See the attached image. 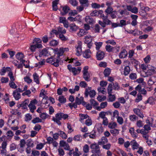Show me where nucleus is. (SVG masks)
I'll return each instance as SVG.
<instances>
[{"label": "nucleus", "mask_w": 156, "mask_h": 156, "mask_svg": "<svg viewBox=\"0 0 156 156\" xmlns=\"http://www.w3.org/2000/svg\"><path fill=\"white\" fill-rule=\"evenodd\" d=\"M90 147L91 149L94 150V151H92L93 153L97 154L98 156H102L100 147L96 143L92 144H91Z\"/></svg>", "instance_id": "obj_1"}, {"label": "nucleus", "mask_w": 156, "mask_h": 156, "mask_svg": "<svg viewBox=\"0 0 156 156\" xmlns=\"http://www.w3.org/2000/svg\"><path fill=\"white\" fill-rule=\"evenodd\" d=\"M37 101L36 99H34L30 101V103L28 106L30 109V111L32 113L34 112V110L36 109L35 104L37 103Z\"/></svg>", "instance_id": "obj_2"}, {"label": "nucleus", "mask_w": 156, "mask_h": 156, "mask_svg": "<svg viewBox=\"0 0 156 156\" xmlns=\"http://www.w3.org/2000/svg\"><path fill=\"white\" fill-rule=\"evenodd\" d=\"M60 114L61 112L57 113L55 115V117H53L52 118V120L59 126L61 124V122L60 120L62 119V116Z\"/></svg>", "instance_id": "obj_3"}, {"label": "nucleus", "mask_w": 156, "mask_h": 156, "mask_svg": "<svg viewBox=\"0 0 156 156\" xmlns=\"http://www.w3.org/2000/svg\"><path fill=\"white\" fill-rule=\"evenodd\" d=\"M42 40L39 38H35L34 40L33 44V45H35L37 48H41L42 46L41 44Z\"/></svg>", "instance_id": "obj_4"}, {"label": "nucleus", "mask_w": 156, "mask_h": 156, "mask_svg": "<svg viewBox=\"0 0 156 156\" xmlns=\"http://www.w3.org/2000/svg\"><path fill=\"white\" fill-rule=\"evenodd\" d=\"M99 24L103 27H105L106 25H110L112 23L111 21L108 19H104L103 21H99Z\"/></svg>", "instance_id": "obj_5"}, {"label": "nucleus", "mask_w": 156, "mask_h": 156, "mask_svg": "<svg viewBox=\"0 0 156 156\" xmlns=\"http://www.w3.org/2000/svg\"><path fill=\"white\" fill-rule=\"evenodd\" d=\"M95 128L97 130L98 135L99 136L104 131V129L102 126V124L100 123H97L95 125Z\"/></svg>", "instance_id": "obj_6"}, {"label": "nucleus", "mask_w": 156, "mask_h": 156, "mask_svg": "<svg viewBox=\"0 0 156 156\" xmlns=\"http://www.w3.org/2000/svg\"><path fill=\"white\" fill-rule=\"evenodd\" d=\"M96 92L95 90H93L90 91H88V89H86L85 92V96L87 97L89 95L91 98H94L96 94Z\"/></svg>", "instance_id": "obj_7"}, {"label": "nucleus", "mask_w": 156, "mask_h": 156, "mask_svg": "<svg viewBox=\"0 0 156 156\" xmlns=\"http://www.w3.org/2000/svg\"><path fill=\"white\" fill-rule=\"evenodd\" d=\"M135 114L140 118L143 119L144 117V115L142 110L138 108H135L133 110Z\"/></svg>", "instance_id": "obj_8"}, {"label": "nucleus", "mask_w": 156, "mask_h": 156, "mask_svg": "<svg viewBox=\"0 0 156 156\" xmlns=\"http://www.w3.org/2000/svg\"><path fill=\"white\" fill-rule=\"evenodd\" d=\"M78 45L76 47V55L78 56H80L82 52V43L81 41H79L78 42Z\"/></svg>", "instance_id": "obj_9"}, {"label": "nucleus", "mask_w": 156, "mask_h": 156, "mask_svg": "<svg viewBox=\"0 0 156 156\" xmlns=\"http://www.w3.org/2000/svg\"><path fill=\"white\" fill-rule=\"evenodd\" d=\"M7 143L5 142H3L2 144L1 148H2L1 151V154L2 155H5L6 154L7 151L6 149Z\"/></svg>", "instance_id": "obj_10"}, {"label": "nucleus", "mask_w": 156, "mask_h": 156, "mask_svg": "<svg viewBox=\"0 0 156 156\" xmlns=\"http://www.w3.org/2000/svg\"><path fill=\"white\" fill-rule=\"evenodd\" d=\"M105 53L103 51L99 50L97 52L96 58L98 60H101L103 59L105 56Z\"/></svg>", "instance_id": "obj_11"}, {"label": "nucleus", "mask_w": 156, "mask_h": 156, "mask_svg": "<svg viewBox=\"0 0 156 156\" xmlns=\"http://www.w3.org/2000/svg\"><path fill=\"white\" fill-rule=\"evenodd\" d=\"M92 16H86L85 18V21L87 23L92 24L95 23V21L91 17Z\"/></svg>", "instance_id": "obj_12"}, {"label": "nucleus", "mask_w": 156, "mask_h": 156, "mask_svg": "<svg viewBox=\"0 0 156 156\" xmlns=\"http://www.w3.org/2000/svg\"><path fill=\"white\" fill-rule=\"evenodd\" d=\"M59 144L60 146L64 147V149L67 150H69L70 147L68 143L64 140H61Z\"/></svg>", "instance_id": "obj_13"}, {"label": "nucleus", "mask_w": 156, "mask_h": 156, "mask_svg": "<svg viewBox=\"0 0 156 156\" xmlns=\"http://www.w3.org/2000/svg\"><path fill=\"white\" fill-rule=\"evenodd\" d=\"M49 55L48 51L46 48H44L41 51L39 52V56L40 57H42V56H48Z\"/></svg>", "instance_id": "obj_14"}, {"label": "nucleus", "mask_w": 156, "mask_h": 156, "mask_svg": "<svg viewBox=\"0 0 156 156\" xmlns=\"http://www.w3.org/2000/svg\"><path fill=\"white\" fill-rule=\"evenodd\" d=\"M29 100L28 99H25L22 103L19 104L18 105V108L22 107L24 109H26L27 108V105L29 103Z\"/></svg>", "instance_id": "obj_15"}, {"label": "nucleus", "mask_w": 156, "mask_h": 156, "mask_svg": "<svg viewBox=\"0 0 156 156\" xmlns=\"http://www.w3.org/2000/svg\"><path fill=\"white\" fill-rule=\"evenodd\" d=\"M69 27V31L73 33L76 31L78 29V27L74 23L70 24Z\"/></svg>", "instance_id": "obj_16"}, {"label": "nucleus", "mask_w": 156, "mask_h": 156, "mask_svg": "<svg viewBox=\"0 0 156 156\" xmlns=\"http://www.w3.org/2000/svg\"><path fill=\"white\" fill-rule=\"evenodd\" d=\"M81 69V68L80 67H78L77 68L73 67L72 69V72L74 76H76L80 73Z\"/></svg>", "instance_id": "obj_17"}, {"label": "nucleus", "mask_w": 156, "mask_h": 156, "mask_svg": "<svg viewBox=\"0 0 156 156\" xmlns=\"http://www.w3.org/2000/svg\"><path fill=\"white\" fill-rule=\"evenodd\" d=\"M90 54L91 52L90 50L89 49H88L86 50L83 53V56L84 58H90Z\"/></svg>", "instance_id": "obj_18"}, {"label": "nucleus", "mask_w": 156, "mask_h": 156, "mask_svg": "<svg viewBox=\"0 0 156 156\" xmlns=\"http://www.w3.org/2000/svg\"><path fill=\"white\" fill-rule=\"evenodd\" d=\"M155 98H154L153 97H150L147 99V100L145 102V104L149 103L150 105H153L155 103Z\"/></svg>", "instance_id": "obj_19"}, {"label": "nucleus", "mask_w": 156, "mask_h": 156, "mask_svg": "<svg viewBox=\"0 0 156 156\" xmlns=\"http://www.w3.org/2000/svg\"><path fill=\"white\" fill-rule=\"evenodd\" d=\"M128 55V53L127 51L125 49L123 50L120 53L119 56L120 58H125Z\"/></svg>", "instance_id": "obj_20"}, {"label": "nucleus", "mask_w": 156, "mask_h": 156, "mask_svg": "<svg viewBox=\"0 0 156 156\" xmlns=\"http://www.w3.org/2000/svg\"><path fill=\"white\" fill-rule=\"evenodd\" d=\"M10 70V68L9 67H4L0 70V74L2 76L4 75L6 72L9 71Z\"/></svg>", "instance_id": "obj_21"}, {"label": "nucleus", "mask_w": 156, "mask_h": 156, "mask_svg": "<svg viewBox=\"0 0 156 156\" xmlns=\"http://www.w3.org/2000/svg\"><path fill=\"white\" fill-rule=\"evenodd\" d=\"M62 12H61L62 15H64L68 13L70 10V9L68 6L65 5L62 7Z\"/></svg>", "instance_id": "obj_22"}, {"label": "nucleus", "mask_w": 156, "mask_h": 156, "mask_svg": "<svg viewBox=\"0 0 156 156\" xmlns=\"http://www.w3.org/2000/svg\"><path fill=\"white\" fill-rule=\"evenodd\" d=\"M108 142V140L107 138L105 136H103L100 141L98 142V145H103L104 144L107 143Z\"/></svg>", "instance_id": "obj_23"}, {"label": "nucleus", "mask_w": 156, "mask_h": 156, "mask_svg": "<svg viewBox=\"0 0 156 156\" xmlns=\"http://www.w3.org/2000/svg\"><path fill=\"white\" fill-rule=\"evenodd\" d=\"M83 77L84 79L87 81H89L90 80L89 79L90 75L88 72H84L83 73Z\"/></svg>", "instance_id": "obj_24"}, {"label": "nucleus", "mask_w": 156, "mask_h": 156, "mask_svg": "<svg viewBox=\"0 0 156 156\" xmlns=\"http://www.w3.org/2000/svg\"><path fill=\"white\" fill-rule=\"evenodd\" d=\"M58 0H55L52 2L53 10L56 11L57 10V5L58 4Z\"/></svg>", "instance_id": "obj_25"}, {"label": "nucleus", "mask_w": 156, "mask_h": 156, "mask_svg": "<svg viewBox=\"0 0 156 156\" xmlns=\"http://www.w3.org/2000/svg\"><path fill=\"white\" fill-rule=\"evenodd\" d=\"M87 32L84 29H80V31L77 33L79 37H81L87 33Z\"/></svg>", "instance_id": "obj_26"}, {"label": "nucleus", "mask_w": 156, "mask_h": 156, "mask_svg": "<svg viewBox=\"0 0 156 156\" xmlns=\"http://www.w3.org/2000/svg\"><path fill=\"white\" fill-rule=\"evenodd\" d=\"M130 68L129 66H126L124 67L123 74L126 76L129 74L130 72Z\"/></svg>", "instance_id": "obj_27"}, {"label": "nucleus", "mask_w": 156, "mask_h": 156, "mask_svg": "<svg viewBox=\"0 0 156 156\" xmlns=\"http://www.w3.org/2000/svg\"><path fill=\"white\" fill-rule=\"evenodd\" d=\"M112 85L113 86V89L114 90H119L120 87L119 83L117 82H112Z\"/></svg>", "instance_id": "obj_28"}, {"label": "nucleus", "mask_w": 156, "mask_h": 156, "mask_svg": "<svg viewBox=\"0 0 156 156\" xmlns=\"http://www.w3.org/2000/svg\"><path fill=\"white\" fill-rule=\"evenodd\" d=\"M16 59L20 60L24 58V55L21 52H18L16 55Z\"/></svg>", "instance_id": "obj_29"}, {"label": "nucleus", "mask_w": 156, "mask_h": 156, "mask_svg": "<svg viewBox=\"0 0 156 156\" xmlns=\"http://www.w3.org/2000/svg\"><path fill=\"white\" fill-rule=\"evenodd\" d=\"M13 95L15 99L16 100H18L21 98L20 94L19 93L16 92V91H13Z\"/></svg>", "instance_id": "obj_30"}, {"label": "nucleus", "mask_w": 156, "mask_h": 156, "mask_svg": "<svg viewBox=\"0 0 156 156\" xmlns=\"http://www.w3.org/2000/svg\"><path fill=\"white\" fill-rule=\"evenodd\" d=\"M79 2L83 6L88 7L89 5L88 0H81Z\"/></svg>", "instance_id": "obj_31"}, {"label": "nucleus", "mask_w": 156, "mask_h": 156, "mask_svg": "<svg viewBox=\"0 0 156 156\" xmlns=\"http://www.w3.org/2000/svg\"><path fill=\"white\" fill-rule=\"evenodd\" d=\"M135 53L134 51L133 50H131L129 51L128 52L129 56L128 57L129 58H130L131 60H134L135 59L133 58V56Z\"/></svg>", "instance_id": "obj_32"}, {"label": "nucleus", "mask_w": 156, "mask_h": 156, "mask_svg": "<svg viewBox=\"0 0 156 156\" xmlns=\"http://www.w3.org/2000/svg\"><path fill=\"white\" fill-rule=\"evenodd\" d=\"M64 51L63 49H62L61 48H60L59 50H58L57 51V53H56V54L58 55L57 58L60 59V57L63 55L64 53Z\"/></svg>", "instance_id": "obj_33"}, {"label": "nucleus", "mask_w": 156, "mask_h": 156, "mask_svg": "<svg viewBox=\"0 0 156 156\" xmlns=\"http://www.w3.org/2000/svg\"><path fill=\"white\" fill-rule=\"evenodd\" d=\"M111 73V70L109 68H107L104 70V74L105 76H108Z\"/></svg>", "instance_id": "obj_34"}, {"label": "nucleus", "mask_w": 156, "mask_h": 156, "mask_svg": "<svg viewBox=\"0 0 156 156\" xmlns=\"http://www.w3.org/2000/svg\"><path fill=\"white\" fill-rule=\"evenodd\" d=\"M58 100L60 103L64 104L66 102V99L63 96H59Z\"/></svg>", "instance_id": "obj_35"}, {"label": "nucleus", "mask_w": 156, "mask_h": 156, "mask_svg": "<svg viewBox=\"0 0 156 156\" xmlns=\"http://www.w3.org/2000/svg\"><path fill=\"white\" fill-rule=\"evenodd\" d=\"M59 136L61 137L63 139H66L67 136L65 133L62 131L60 130L58 131Z\"/></svg>", "instance_id": "obj_36"}, {"label": "nucleus", "mask_w": 156, "mask_h": 156, "mask_svg": "<svg viewBox=\"0 0 156 156\" xmlns=\"http://www.w3.org/2000/svg\"><path fill=\"white\" fill-rule=\"evenodd\" d=\"M85 39L84 42L86 44L88 43H90L92 41V39L91 38V36L90 35H88L85 36Z\"/></svg>", "instance_id": "obj_37"}, {"label": "nucleus", "mask_w": 156, "mask_h": 156, "mask_svg": "<svg viewBox=\"0 0 156 156\" xmlns=\"http://www.w3.org/2000/svg\"><path fill=\"white\" fill-rule=\"evenodd\" d=\"M34 80L37 84H39V80L38 76L36 73H34L33 75Z\"/></svg>", "instance_id": "obj_38"}, {"label": "nucleus", "mask_w": 156, "mask_h": 156, "mask_svg": "<svg viewBox=\"0 0 156 156\" xmlns=\"http://www.w3.org/2000/svg\"><path fill=\"white\" fill-rule=\"evenodd\" d=\"M79 115L80 116V121L81 120H82L84 119H87V118H89V116H88L87 114H80Z\"/></svg>", "instance_id": "obj_39"}, {"label": "nucleus", "mask_w": 156, "mask_h": 156, "mask_svg": "<svg viewBox=\"0 0 156 156\" xmlns=\"http://www.w3.org/2000/svg\"><path fill=\"white\" fill-rule=\"evenodd\" d=\"M112 83L109 84L107 88V90L108 94H111L112 93Z\"/></svg>", "instance_id": "obj_40"}, {"label": "nucleus", "mask_w": 156, "mask_h": 156, "mask_svg": "<svg viewBox=\"0 0 156 156\" xmlns=\"http://www.w3.org/2000/svg\"><path fill=\"white\" fill-rule=\"evenodd\" d=\"M55 58L54 57L51 56L50 58H48L46 60V62L47 63H51L52 62L55 61Z\"/></svg>", "instance_id": "obj_41"}, {"label": "nucleus", "mask_w": 156, "mask_h": 156, "mask_svg": "<svg viewBox=\"0 0 156 156\" xmlns=\"http://www.w3.org/2000/svg\"><path fill=\"white\" fill-rule=\"evenodd\" d=\"M117 123L115 122H110L108 125V127L110 129H115L116 127Z\"/></svg>", "instance_id": "obj_42"}, {"label": "nucleus", "mask_w": 156, "mask_h": 156, "mask_svg": "<svg viewBox=\"0 0 156 156\" xmlns=\"http://www.w3.org/2000/svg\"><path fill=\"white\" fill-rule=\"evenodd\" d=\"M57 30L58 31L59 34L61 33V34H65L66 33V30L62 27H57Z\"/></svg>", "instance_id": "obj_43"}, {"label": "nucleus", "mask_w": 156, "mask_h": 156, "mask_svg": "<svg viewBox=\"0 0 156 156\" xmlns=\"http://www.w3.org/2000/svg\"><path fill=\"white\" fill-rule=\"evenodd\" d=\"M109 94V101L112 102L115 101V97L114 95L112 94V93L108 94Z\"/></svg>", "instance_id": "obj_44"}, {"label": "nucleus", "mask_w": 156, "mask_h": 156, "mask_svg": "<svg viewBox=\"0 0 156 156\" xmlns=\"http://www.w3.org/2000/svg\"><path fill=\"white\" fill-rule=\"evenodd\" d=\"M103 43L102 42H95V44L96 45V49L98 50H99V49L102 46Z\"/></svg>", "instance_id": "obj_45"}, {"label": "nucleus", "mask_w": 156, "mask_h": 156, "mask_svg": "<svg viewBox=\"0 0 156 156\" xmlns=\"http://www.w3.org/2000/svg\"><path fill=\"white\" fill-rule=\"evenodd\" d=\"M98 90L99 92H101L103 94H105L106 93L105 89L101 87H99L98 88Z\"/></svg>", "instance_id": "obj_46"}, {"label": "nucleus", "mask_w": 156, "mask_h": 156, "mask_svg": "<svg viewBox=\"0 0 156 156\" xmlns=\"http://www.w3.org/2000/svg\"><path fill=\"white\" fill-rule=\"evenodd\" d=\"M42 122V119L38 117H36V118L32 120V122L34 124H36L39 122Z\"/></svg>", "instance_id": "obj_47"}, {"label": "nucleus", "mask_w": 156, "mask_h": 156, "mask_svg": "<svg viewBox=\"0 0 156 156\" xmlns=\"http://www.w3.org/2000/svg\"><path fill=\"white\" fill-rule=\"evenodd\" d=\"M82 139V137L80 135H77L75 136L73 138V140L75 141H80Z\"/></svg>", "instance_id": "obj_48"}, {"label": "nucleus", "mask_w": 156, "mask_h": 156, "mask_svg": "<svg viewBox=\"0 0 156 156\" xmlns=\"http://www.w3.org/2000/svg\"><path fill=\"white\" fill-rule=\"evenodd\" d=\"M110 132L114 136H115L116 135L118 134L119 133L118 130L115 128L114 129H113L111 130Z\"/></svg>", "instance_id": "obj_49"}, {"label": "nucleus", "mask_w": 156, "mask_h": 156, "mask_svg": "<svg viewBox=\"0 0 156 156\" xmlns=\"http://www.w3.org/2000/svg\"><path fill=\"white\" fill-rule=\"evenodd\" d=\"M131 145H132V148L133 150L135 149H137L139 146V145L135 141H134L133 142V144H131Z\"/></svg>", "instance_id": "obj_50"}, {"label": "nucleus", "mask_w": 156, "mask_h": 156, "mask_svg": "<svg viewBox=\"0 0 156 156\" xmlns=\"http://www.w3.org/2000/svg\"><path fill=\"white\" fill-rule=\"evenodd\" d=\"M142 99V95L140 94L139 93L137 94V98L135 100V101L136 102H138L141 100Z\"/></svg>", "instance_id": "obj_51"}, {"label": "nucleus", "mask_w": 156, "mask_h": 156, "mask_svg": "<svg viewBox=\"0 0 156 156\" xmlns=\"http://www.w3.org/2000/svg\"><path fill=\"white\" fill-rule=\"evenodd\" d=\"M27 147H34V144L33 141L31 140H27Z\"/></svg>", "instance_id": "obj_52"}, {"label": "nucleus", "mask_w": 156, "mask_h": 156, "mask_svg": "<svg viewBox=\"0 0 156 156\" xmlns=\"http://www.w3.org/2000/svg\"><path fill=\"white\" fill-rule=\"evenodd\" d=\"M9 85L10 87L12 89H16L17 87V86L13 81H10Z\"/></svg>", "instance_id": "obj_53"}, {"label": "nucleus", "mask_w": 156, "mask_h": 156, "mask_svg": "<svg viewBox=\"0 0 156 156\" xmlns=\"http://www.w3.org/2000/svg\"><path fill=\"white\" fill-rule=\"evenodd\" d=\"M85 124L88 126H91L92 124V121L91 119L89 118L87 119H86L85 122Z\"/></svg>", "instance_id": "obj_54"}, {"label": "nucleus", "mask_w": 156, "mask_h": 156, "mask_svg": "<svg viewBox=\"0 0 156 156\" xmlns=\"http://www.w3.org/2000/svg\"><path fill=\"white\" fill-rule=\"evenodd\" d=\"M113 47L109 45H107L105 47L106 50L108 52H111L112 51Z\"/></svg>", "instance_id": "obj_55"}, {"label": "nucleus", "mask_w": 156, "mask_h": 156, "mask_svg": "<svg viewBox=\"0 0 156 156\" xmlns=\"http://www.w3.org/2000/svg\"><path fill=\"white\" fill-rule=\"evenodd\" d=\"M113 9L111 7H108L105 10V12L108 14H110L112 12Z\"/></svg>", "instance_id": "obj_56"}, {"label": "nucleus", "mask_w": 156, "mask_h": 156, "mask_svg": "<svg viewBox=\"0 0 156 156\" xmlns=\"http://www.w3.org/2000/svg\"><path fill=\"white\" fill-rule=\"evenodd\" d=\"M129 118L131 121L133 122L136 121L138 119V117L134 115H130L129 116Z\"/></svg>", "instance_id": "obj_57"}, {"label": "nucleus", "mask_w": 156, "mask_h": 156, "mask_svg": "<svg viewBox=\"0 0 156 156\" xmlns=\"http://www.w3.org/2000/svg\"><path fill=\"white\" fill-rule=\"evenodd\" d=\"M58 44V42L55 40H52L49 42V45L51 46H56Z\"/></svg>", "instance_id": "obj_58"}, {"label": "nucleus", "mask_w": 156, "mask_h": 156, "mask_svg": "<svg viewBox=\"0 0 156 156\" xmlns=\"http://www.w3.org/2000/svg\"><path fill=\"white\" fill-rule=\"evenodd\" d=\"M129 78L131 80H134L136 79L137 75L136 73H131L129 76Z\"/></svg>", "instance_id": "obj_59"}, {"label": "nucleus", "mask_w": 156, "mask_h": 156, "mask_svg": "<svg viewBox=\"0 0 156 156\" xmlns=\"http://www.w3.org/2000/svg\"><path fill=\"white\" fill-rule=\"evenodd\" d=\"M24 80L26 82L28 83H30L32 82V80L28 76H26L24 77Z\"/></svg>", "instance_id": "obj_60"}, {"label": "nucleus", "mask_w": 156, "mask_h": 156, "mask_svg": "<svg viewBox=\"0 0 156 156\" xmlns=\"http://www.w3.org/2000/svg\"><path fill=\"white\" fill-rule=\"evenodd\" d=\"M69 2L74 6H76L78 4V2L76 0H69Z\"/></svg>", "instance_id": "obj_61"}, {"label": "nucleus", "mask_w": 156, "mask_h": 156, "mask_svg": "<svg viewBox=\"0 0 156 156\" xmlns=\"http://www.w3.org/2000/svg\"><path fill=\"white\" fill-rule=\"evenodd\" d=\"M60 60V59L57 58V59H55V61L54 62L52 63V64L56 67H58L59 66L58 63Z\"/></svg>", "instance_id": "obj_62"}, {"label": "nucleus", "mask_w": 156, "mask_h": 156, "mask_svg": "<svg viewBox=\"0 0 156 156\" xmlns=\"http://www.w3.org/2000/svg\"><path fill=\"white\" fill-rule=\"evenodd\" d=\"M90 102L92 105L94 106L98 105V102L96 101L94 99H91L90 100Z\"/></svg>", "instance_id": "obj_63"}, {"label": "nucleus", "mask_w": 156, "mask_h": 156, "mask_svg": "<svg viewBox=\"0 0 156 156\" xmlns=\"http://www.w3.org/2000/svg\"><path fill=\"white\" fill-rule=\"evenodd\" d=\"M92 7L94 9H98L100 7V5L96 3H92L91 4Z\"/></svg>", "instance_id": "obj_64"}]
</instances>
